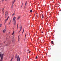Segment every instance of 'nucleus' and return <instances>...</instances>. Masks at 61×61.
Segmentation results:
<instances>
[{
	"label": "nucleus",
	"instance_id": "6e6552de",
	"mask_svg": "<svg viewBox=\"0 0 61 61\" xmlns=\"http://www.w3.org/2000/svg\"><path fill=\"white\" fill-rule=\"evenodd\" d=\"M26 33L25 35V38L26 37Z\"/></svg>",
	"mask_w": 61,
	"mask_h": 61
},
{
	"label": "nucleus",
	"instance_id": "39448f33",
	"mask_svg": "<svg viewBox=\"0 0 61 61\" xmlns=\"http://www.w3.org/2000/svg\"><path fill=\"white\" fill-rule=\"evenodd\" d=\"M8 18H9V16H8V17L7 18V19H5V23L6 22V21H7V20H8Z\"/></svg>",
	"mask_w": 61,
	"mask_h": 61
},
{
	"label": "nucleus",
	"instance_id": "b1692460",
	"mask_svg": "<svg viewBox=\"0 0 61 61\" xmlns=\"http://www.w3.org/2000/svg\"><path fill=\"white\" fill-rule=\"evenodd\" d=\"M2 12L3 13H4V11H3V10H2Z\"/></svg>",
	"mask_w": 61,
	"mask_h": 61
},
{
	"label": "nucleus",
	"instance_id": "393cba45",
	"mask_svg": "<svg viewBox=\"0 0 61 61\" xmlns=\"http://www.w3.org/2000/svg\"><path fill=\"white\" fill-rule=\"evenodd\" d=\"M19 36H21V34H19Z\"/></svg>",
	"mask_w": 61,
	"mask_h": 61
},
{
	"label": "nucleus",
	"instance_id": "473e14b6",
	"mask_svg": "<svg viewBox=\"0 0 61 61\" xmlns=\"http://www.w3.org/2000/svg\"><path fill=\"white\" fill-rule=\"evenodd\" d=\"M11 22V20H10V22Z\"/></svg>",
	"mask_w": 61,
	"mask_h": 61
},
{
	"label": "nucleus",
	"instance_id": "f257e3e1",
	"mask_svg": "<svg viewBox=\"0 0 61 61\" xmlns=\"http://www.w3.org/2000/svg\"><path fill=\"white\" fill-rule=\"evenodd\" d=\"M13 21L14 22L13 26H15L16 24V17H14L13 18Z\"/></svg>",
	"mask_w": 61,
	"mask_h": 61
},
{
	"label": "nucleus",
	"instance_id": "2eb2a0df",
	"mask_svg": "<svg viewBox=\"0 0 61 61\" xmlns=\"http://www.w3.org/2000/svg\"><path fill=\"white\" fill-rule=\"evenodd\" d=\"M14 6V5L13 4L12 5V6L11 7L12 8H13V6Z\"/></svg>",
	"mask_w": 61,
	"mask_h": 61
},
{
	"label": "nucleus",
	"instance_id": "20e7f679",
	"mask_svg": "<svg viewBox=\"0 0 61 61\" xmlns=\"http://www.w3.org/2000/svg\"><path fill=\"white\" fill-rule=\"evenodd\" d=\"M7 12H6L5 13V18H6V17L7 16Z\"/></svg>",
	"mask_w": 61,
	"mask_h": 61
},
{
	"label": "nucleus",
	"instance_id": "f03ea898",
	"mask_svg": "<svg viewBox=\"0 0 61 61\" xmlns=\"http://www.w3.org/2000/svg\"><path fill=\"white\" fill-rule=\"evenodd\" d=\"M6 31V28L5 27V29L3 30L2 32H3V33H5V31Z\"/></svg>",
	"mask_w": 61,
	"mask_h": 61
},
{
	"label": "nucleus",
	"instance_id": "c85d7f7f",
	"mask_svg": "<svg viewBox=\"0 0 61 61\" xmlns=\"http://www.w3.org/2000/svg\"><path fill=\"white\" fill-rule=\"evenodd\" d=\"M18 38H19V37Z\"/></svg>",
	"mask_w": 61,
	"mask_h": 61
},
{
	"label": "nucleus",
	"instance_id": "aec40b11",
	"mask_svg": "<svg viewBox=\"0 0 61 61\" xmlns=\"http://www.w3.org/2000/svg\"><path fill=\"white\" fill-rule=\"evenodd\" d=\"M15 2V1H13V3H14V2Z\"/></svg>",
	"mask_w": 61,
	"mask_h": 61
},
{
	"label": "nucleus",
	"instance_id": "72a5a7b5",
	"mask_svg": "<svg viewBox=\"0 0 61 61\" xmlns=\"http://www.w3.org/2000/svg\"><path fill=\"white\" fill-rule=\"evenodd\" d=\"M22 6H23V5H22L21 6V7H22Z\"/></svg>",
	"mask_w": 61,
	"mask_h": 61
},
{
	"label": "nucleus",
	"instance_id": "0eeeda50",
	"mask_svg": "<svg viewBox=\"0 0 61 61\" xmlns=\"http://www.w3.org/2000/svg\"><path fill=\"white\" fill-rule=\"evenodd\" d=\"M20 16L18 18H17V19L18 20V19H20Z\"/></svg>",
	"mask_w": 61,
	"mask_h": 61
},
{
	"label": "nucleus",
	"instance_id": "4468645a",
	"mask_svg": "<svg viewBox=\"0 0 61 61\" xmlns=\"http://www.w3.org/2000/svg\"><path fill=\"white\" fill-rule=\"evenodd\" d=\"M18 24L17 25V29H18Z\"/></svg>",
	"mask_w": 61,
	"mask_h": 61
},
{
	"label": "nucleus",
	"instance_id": "2f4dec72",
	"mask_svg": "<svg viewBox=\"0 0 61 61\" xmlns=\"http://www.w3.org/2000/svg\"><path fill=\"white\" fill-rule=\"evenodd\" d=\"M23 5V3H22V5Z\"/></svg>",
	"mask_w": 61,
	"mask_h": 61
},
{
	"label": "nucleus",
	"instance_id": "cd10ccee",
	"mask_svg": "<svg viewBox=\"0 0 61 61\" xmlns=\"http://www.w3.org/2000/svg\"><path fill=\"white\" fill-rule=\"evenodd\" d=\"M30 52H31V51H29V53H30Z\"/></svg>",
	"mask_w": 61,
	"mask_h": 61
},
{
	"label": "nucleus",
	"instance_id": "4be33fe9",
	"mask_svg": "<svg viewBox=\"0 0 61 61\" xmlns=\"http://www.w3.org/2000/svg\"><path fill=\"white\" fill-rule=\"evenodd\" d=\"M36 59H37L38 58L37 57V56H36Z\"/></svg>",
	"mask_w": 61,
	"mask_h": 61
},
{
	"label": "nucleus",
	"instance_id": "5701e85b",
	"mask_svg": "<svg viewBox=\"0 0 61 61\" xmlns=\"http://www.w3.org/2000/svg\"><path fill=\"white\" fill-rule=\"evenodd\" d=\"M41 33H43V31H42L41 32Z\"/></svg>",
	"mask_w": 61,
	"mask_h": 61
},
{
	"label": "nucleus",
	"instance_id": "f3484780",
	"mask_svg": "<svg viewBox=\"0 0 61 61\" xmlns=\"http://www.w3.org/2000/svg\"><path fill=\"white\" fill-rule=\"evenodd\" d=\"M17 56H15V58H17Z\"/></svg>",
	"mask_w": 61,
	"mask_h": 61
},
{
	"label": "nucleus",
	"instance_id": "c756f323",
	"mask_svg": "<svg viewBox=\"0 0 61 61\" xmlns=\"http://www.w3.org/2000/svg\"><path fill=\"white\" fill-rule=\"evenodd\" d=\"M8 0H5V1H7Z\"/></svg>",
	"mask_w": 61,
	"mask_h": 61
},
{
	"label": "nucleus",
	"instance_id": "bb28decb",
	"mask_svg": "<svg viewBox=\"0 0 61 61\" xmlns=\"http://www.w3.org/2000/svg\"><path fill=\"white\" fill-rule=\"evenodd\" d=\"M24 30H23V32L22 33H23V32H24Z\"/></svg>",
	"mask_w": 61,
	"mask_h": 61
},
{
	"label": "nucleus",
	"instance_id": "6ab92c4d",
	"mask_svg": "<svg viewBox=\"0 0 61 61\" xmlns=\"http://www.w3.org/2000/svg\"><path fill=\"white\" fill-rule=\"evenodd\" d=\"M21 31V30H20L19 32V33H20V31Z\"/></svg>",
	"mask_w": 61,
	"mask_h": 61
},
{
	"label": "nucleus",
	"instance_id": "412c9836",
	"mask_svg": "<svg viewBox=\"0 0 61 61\" xmlns=\"http://www.w3.org/2000/svg\"><path fill=\"white\" fill-rule=\"evenodd\" d=\"M21 29H22V26L20 27V30H21Z\"/></svg>",
	"mask_w": 61,
	"mask_h": 61
},
{
	"label": "nucleus",
	"instance_id": "7c9ffc66",
	"mask_svg": "<svg viewBox=\"0 0 61 61\" xmlns=\"http://www.w3.org/2000/svg\"><path fill=\"white\" fill-rule=\"evenodd\" d=\"M15 0H14V1H15Z\"/></svg>",
	"mask_w": 61,
	"mask_h": 61
},
{
	"label": "nucleus",
	"instance_id": "dca6fc26",
	"mask_svg": "<svg viewBox=\"0 0 61 61\" xmlns=\"http://www.w3.org/2000/svg\"><path fill=\"white\" fill-rule=\"evenodd\" d=\"M30 12H31L32 13V12H33V11L31 10L30 11Z\"/></svg>",
	"mask_w": 61,
	"mask_h": 61
},
{
	"label": "nucleus",
	"instance_id": "423d86ee",
	"mask_svg": "<svg viewBox=\"0 0 61 61\" xmlns=\"http://www.w3.org/2000/svg\"><path fill=\"white\" fill-rule=\"evenodd\" d=\"M14 34H15V31H13V33L12 34V35H14Z\"/></svg>",
	"mask_w": 61,
	"mask_h": 61
},
{
	"label": "nucleus",
	"instance_id": "f8f14e48",
	"mask_svg": "<svg viewBox=\"0 0 61 61\" xmlns=\"http://www.w3.org/2000/svg\"><path fill=\"white\" fill-rule=\"evenodd\" d=\"M2 24H0V28L1 27V26H2Z\"/></svg>",
	"mask_w": 61,
	"mask_h": 61
},
{
	"label": "nucleus",
	"instance_id": "9b49d317",
	"mask_svg": "<svg viewBox=\"0 0 61 61\" xmlns=\"http://www.w3.org/2000/svg\"><path fill=\"white\" fill-rule=\"evenodd\" d=\"M4 1V0H2L0 2H3Z\"/></svg>",
	"mask_w": 61,
	"mask_h": 61
},
{
	"label": "nucleus",
	"instance_id": "f704fd0d",
	"mask_svg": "<svg viewBox=\"0 0 61 61\" xmlns=\"http://www.w3.org/2000/svg\"><path fill=\"white\" fill-rule=\"evenodd\" d=\"M3 9V10H4V9Z\"/></svg>",
	"mask_w": 61,
	"mask_h": 61
},
{
	"label": "nucleus",
	"instance_id": "a878e982",
	"mask_svg": "<svg viewBox=\"0 0 61 61\" xmlns=\"http://www.w3.org/2000/svg\"><path fill=\"white\" fill-rule=\"evenodd\" d=\"M26 5V3L25 5Z\"/></svg>",
	"mask_w": 61,
	"mask_h": 61
},
{
	"label": "nucleus",
	"instance_id": "9d476101",
	"mask_svg": "<svg viewBox=\"0 0 61 61\" xmlns=\"http://www.w3.org/2000/svg\"><path fill=\"white\" fill-rule=\"evenodd\" d=\"M44 16H43V15H42V18H44Z\"/></svg>",
	"mask_w": 61,
	"mask_h": 61
},
{
	"label": "nucleus",
	"instance_id": "a211bd4d",
	"mask_svg": "<svg viewBox=\"0 0 61 61\" xmlns=\"http://www.w3.org/2000/svg\"><path fill=\"white\" fill-rule=\"evenodd\" d=\"M13 58H12L11 59V60L10 61H12V60Z\"/></svg>",
	"mask_w": 61,
	"mask_h": 61
},
{
	"label": "nucleus",
	"instance_id": "1a4fd4ad",
	"mask_svg": "<svg viewBox=\"0 0 61 61\" xmlns=\"http://www.w3.org/2000/svg\"><path fill=\"white\" fill-rule=\"evenodd\" d=\"M53 43H54V42L53 41H52L51 42L52 44H53Z\"/></svg>",
	"mask_w": 61,
	"mask_h": 61
},
{
	"label": "nucleus",
	"instance_id": "ddd939ff",
	"mask_svg": "<svg viewBox=\"0 0 61 61\" xmlns=\"http://www.w3.org/2000/svg\"><path fill=\"white\" fill-rule=\"evenodd\" d=\"M14 15H15V14L14 13L12 14V16H14Z\"/></svg>",
	"mask_w": 61,
	"mask_h": 61
},
{
	"label": "nucleus",
	"instance_id": "7ed1b4c3",
	"mask_svg": "<svg viewBox=\"0 0 61 61\" xmlns=\"http://www.w3.org/2000/svg\"><path fill=\"white\" fill-rule=\"evenodd\" d=\"M19 56H18L17 57V61H20V58H19Z\"/></svg>",
	"mask_w": 61,
	"mask_h": 61
}]
</instances>
